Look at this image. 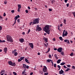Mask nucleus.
Here are the masks:
<instances>
[{
    "label": "nucleus",
    "mask_w": 75,
    "mask_h": 75,
    "mask_svg": "<svg viewBox=\"0 0 75 75\" xmlns=\"http://www.w3.org/2000/svg\"><path fill=\"white\" fill-rule=\"evenodd\" d=\"M49 26L47 25L43 28V30L48 34H50V30L49 29Z\"/></svg>",
    "instance_id": "obj_1"
},
{
    "label": "nucleus",
    "mask_w": 75,
    "mask_h": 75,
    "mask_svg": "<svg viewBox=\"0 0 75 75\" xmlns=\"http://www.w3.org/2000/svg\"><path fill=\"white\" fill-rule=\"evenodd\" d=\"M6 38L7 39V41L8 42H13V40L11 36H10V35H6Z\"/></svg>",
    "instance_id": "obj_2"
},
{
    "label": "nucleus",
    "mask_w": 75,
    "mask_h": 75,
    "mask_svg": "<svg viewBox=\"0 0 75 75\" xmlns=\"http://www.w3.org/2000/svg\"><path fill=\"white\" fill-rule=\"evenodd\" d=\"M39 23V21L38 19H33L32 25H34V24H38Z\"/></svg>",
    "instance_id": "obj_3"
},
{
    "label": "nucleus",
    "mask_w": 75,
    "mask_h": 75,
    "mask_svg": "<svg viewBox=\"0 0 75 75\" xmlns=\"http://www.w3.org/2000/svg\"><path fill=\"white\" fill-rule=\"evenodd\" d=\"M8 64L11 66L15 67L16 65V63L15 62L13 63L11 61L8 62Z\"/></svg>",
    "instance_id": "obj_4"
},
{
    "label": "nucleus",
    "mask_w": 75,
    "mask_h": 75,
    "mask_svg": "<svg viewBox=\"0 0 75 75\" xmlns=\"http://www.w3.org/2000/svg\"><path fill=\"white\" fill-rule=\"evenodd\" d=\"M42 30V29L38 25L36 27V30H38V31H40L41 30Z\"/></svg>",
    "instance_id": "obj_5"
},
{
    "label": "nucleus",
    "mask_w": 75,
    "mask_h": 75,
    "mask_svg": "<svg viewBox=\"0 0 75 75\" xmlns=\"http://www.w3.org/2000/svg\"><path fill=\"white\" fill-rule=\"evenodd\" d=\"M43 71L44 72L46 73L47 72V67L46 66H44V68L43 69Z\"/></svg>",
    "instance_id": "obj_6"
},
{
    "label": "nucleus",
    "mask_w": 75,
    "mask_h": 75,
    "mask_svg": "<svg viewBox=\"0 0 75 75\" xmlns=\"http://www.w3.org/2000/svg\"><path fill=\"white\" fill-rule=\"evenodd\" d=\"M23 66L24 68L25 69L27 68L28 69L29 68V66H26V64H23Z\"/></svg>",
    "instance_id": "obj_7"
},
{
    "label": "nucleus",
    "mask_w": 75,
    "mask_h": 75,
    "mask_svg": "<svg viewBox=\"0 0 75 75\" xmlns=\"http://www.w3.org/2000/svg\"><path fill=\"white\" fill-rule=\"evenodd\" d=\"M29 45H30V47L32 49H33L34 48V45L32 43H29Z\"/></svg>",
    "instance_id": "obj_8"
},
{
    "label": "nucleus",
    "mask_w": 75,
    "mask_h": 75,
    "mask_svg": "<svg viewBox=\"0 0 75 75\" xmlns=\"http://www.w3.org/2000/svg\"><path fill=\"white\" fill-rule=\"evenodd\" d=\"M62 48L61 47L58 48V49L57 50V51L58 52H61L62 51Z\"/></svg>",
    "instance_id": "obj_9"
},
{
    "label": "nucleus",
    "mask_w": 75,
    "mask_h": 75,
    "mask_svg": "<svg viewBox=\"0 0 75 75\" xmlns=\"http://www.w3.org/2000/svg\"><path fill=\"white\" fill-rule=\"evenodd\" d=\"M65 33H65L64 34V33L63 32V35H62V37H65V36H67V35L68 34V33H67V31H66L65 32Z\"/></svg>",
    "instance_id": "obj_10"
},
{
    "label": "nucleus",
    "mask_w": 75,
    "mask_h": 75,
    "mask_svg": "<svg viewBox=\"0 0 75 75\" xmlns=\"http://www.w3.org/2000/svg\"><path fill=\"white\" fill-rule=\"evenodd\" d=\"M19 41L20 42H21L22 43L24 41L23 38H20Z\"/></svg>",
    "instance_id": "obj_11"
},
{
    "label": "nucleus",
    "mask_w": 75,
    "mask_h": 75,
    "mask_svg": "<svg viewBox=\"0 0 75 75\" xmlns=\"http://www.w3.org/2000/svg\"><path fill=\"white\" fill-rule=\"evenodd\" d=\"M64 73V71L62 69H61V71H59V74H62Z\"/></svg>",
    "instance_id": "obj_12"
},
{
    "label": "nucleus",
    "mask_w": 75,
    "mask_h": 75,
    "mask_svg": "<svg viewBox=\"0 0 75 75\" xmlns=\"http://www.w3.org/2000/svg\"><path fill=\"white\" fill-rule=\"evenodd\" d=\"M7 48L6 47L4 48V52H5L6 54L7 52Z\"/></svg>",
    "instance_id": "obj_13"
},
{
    "label": "nucleus",
    "mask_w": 75,
    "mask_h": 75,
    "mask_svg": "<svg viewBox=\"0 0 75 75\" xmlns=\"http://www.w3.org/2000/svg\"><path fill=\"white\" fill-rule=\"evenodd\" d=\"M25 59L26 62L27 63H28L29 64H30V63L29 62V61L28 60L25 58Z\"/></svg>",
    "instance_id": "obj_14"
},
{
    "label": "nucleus",
    "mask_w": 75,
    "mask_h": 75,
    "mask_svg": "<svg viewBox=\"0 0 75 75\" xmlns=\"http://www.w3.org/2000/svg\"><path fill=\"white\" fill-rule=\"evenodd\" d=\"M20 18V16L19 15H18L17 16H16L15 18H14V19H17L18 18Z\"/></svg>",
    "instance_id": "obj_15"
},
{
    "label": "nucleus",
    "mask_w": 75,
    "mask_h": 75,
    "mask_svg": "<svg viewBox=\"0 0 75 75\" xmlns=\"http://www.w3.org/2000/svg\"><path fill=\"white\" fill-rule=\"evenodd\" d=\"M16 51H17L16 50V49L12 51V53L13 54H15V52H16Z\"/></svg>",
    "instance_id": "obj_16"
},
{
    "label": "nucleus",
    "mask_w": 75,
    "mask_h": 75,
    "mask_svg": "<svg viewBox=\"0 0 75 75\" xmlns=\"http://www.w3.org/2000/svg\"><path fill=\"white\" fill-rule=\"evenodd\" d=\"M61 61V59H58L57 61V63L58 64H59L60 63V62Z\"/></svg>",
    "instance_id": "obj_17"
},
{
    "label": "nucleus",
    "mask_w": 75,
    "mask_h": 75,
    "mask_svg": "<svg viewBox=\"0 0 75 75\" xmlns=\"http://www.w3.org/2000/svg\"><path fill=\"white\" fill-rule=\"evenodd\" d=\"M65 63L63 62L61 63L60 64L61 65H65Z\"/></svg>",
    "instance_id": "obj_18"
},
{
    "label": "nucleus",
    "mask_w": 75,
    "mask_h": 75,
    "mask_svg": "<svg viewBox=\"0 0 75 75\" xmlns=\"http://www.w3.org/2000/svg\"><path fill=\"white\" fill-rule=\"evenodd\" d=\"M18 8H21V4H18Z\"/></svg>",
    "instance_id": "obj_19"
},
{
    "label": "nucleus",
    "mask_w": 75,
    "mask_h": 75,
    "mask_svg": "<svg viewBox=\"0 0 75 75\" xmlns=\"http://www.w3.org/2000/svg\"><path fill=\"white\" fill-rule=\"evenodd\" d=\"M18 54V53L17 52H16L15 53H14V56H17V55Z\"/></svg>",
    "instance_id": "obj_20"
},
{
    "label": "nucleus",
    "mask_w": 75,
    "mask_h": 75,
    "mask_svg": "<svg viewBox=\"0 0 75 75\" xmlns=\"http://www.w3.org/2000/svg\"><path fill=\"white\" fill-rule=\"evenodd\" d=\"M70 55L71 57L74 56V53L73 52H71L70 54Z\"/></svg>",
    "instance_id": "obj_21"
},
{
    "label": "nucleus",
    "mask_w": 75,
    "mask_h": 75,
    "mask_svg": "<svg viewBox=\"0 0 75 75\" xmlns=\"http://www.w3.org/2000/svg\"><path fill=\"white\" fill-rule=\"evenodd\" d=\"M5 42V41L4 40H1L0 39V42Z\"/></svg>",
    "instance_id": "obj_22"
},
{
    "label": "nucleus",
    "mask_w": 75,
    "mask_h": 75,
    "mask_svg": "<svg viewBox=\"0 0 75 75\" xmlns=\"http://www.w3.org/2000/svg\"><path fill=\"white\" fill-rule=\"evenodd\" d=\"M59 39L61 41H63V39L62 37H61V36H60V37H59Z\"/></svg>",
    "instance_id": "obj_23"
},
{
    "label": "nucleus",
    "mask_w": 75,
    "mask_h": 75,
    "mask_svg": "<svg viewBox=\"0 0 75 75\" xmlns=\"http://www.w3.org/2000/svg\"><path fill=\"white\" fill-rule=\"evenodd\" d=\"M24 58H25V57H20V59H21V61H22V60H23V59H24Z\"/></svg>",
    "instance_id": "obj_24"
},
{
    "label": "nucleus",
    "mask_w": 75,
    "mask_h": 75,
    "mask_svg": "<svg viewBox=\"0 0 75 75\" xmlns=\"http://www.w3.org/2000/svg\"><path fill=\"white\" fill-rule=\"evenodd\" d=\"M54 57H55V58L56 59H58V57H57V54H55L54 55Z\"/></svg>",
    "instance_id": "obj_25"
},
{
    "label": "nucleus",
    "mask_w": 75,
    "mask_h": 75,
    "mask_svg": "<svg viewBox=\"0 0 75 75\" xmlns=\"http://www.w3.org/2000/svg\"><path fill=\"white\" fill-rule=\"evenodd\" d=\"M66 19H64V23L65 24H66Z\"/></svg>",
    "instance_id": "obj_26"
},
{
    "label": "nucleus",
    "mask_w": 75,
    "mask_h": 75,
    "mask_svg": "<svg viewBox=\"0 0 75 75\" xmlns=\"http://www.w3.org/2000/svg\"><path fill=\"white\" fill-rule=\"evenodd\" d=\"M69 70H70V69L69 68L67 69L66 70H65V71L66 72H68Z\"/></svg>",
    "instance_id": "obj_27"
},
{
    "label": "nucleus",
    "mask_w": 75,
    "mask_h": 75,
    "mask_svg": "<svg viewBox=\"0 0 75 75\" xmlns=\"http://www.w3.org/2000/svg\"><path fill=\"white\" fill-rule=\"evenodd\" d=\"M60 54H62V55H63L64 54V52L63 51L61 52H60Z\"/></svg>",
    "instance_id": "obj_28"
},
{
    "label": "nucleus",
    "mask_w": 75,
    "mask_h": 75,
    "mask_svg": "<svg viewBox=\"0 0 75 75\" xmlns=\"http://www.w3.org/2000/svg\"><path fill=\"white\" fill-rule=\"evenodd\" d=\"M7 1L6 0L4 1V4H7Z\"/></svg>",
    "instance_id": "obj_29"
},
{
    "label": "nucleus",
    "mask_w": 75,
    "mask_h": 75,
    "mask_svg": "<svg viewBox=\"0 0 75 75\" xmlns=\"http://www.w3.org/2000/svg\"><path fill=\"white\" fill-rule=\"evenodd\" d=\"M45 40L46 41V42H47L48 39L47 38H45Z\"/></svg>",
    "instance_id": "obj_30"
},
{
    "label": "nucleus",
    "mask_w": 75,
    "mask_h": 75,
    "mask_svg": "<svg viewBox=\"0 0 75 75\" xmlns=\"http://www.w3.org/2000/svg\"><path fill=\"white\" fill-rule=\"evenodd\" d=\"M5 72V71L4 70H1V73H0V74L2 73H3V72Z\"/></svg>",
    "instance_id": "obj_31"
},
{
    "label": "nucleus",
    "mask_w": 75,
    "mask_h": 75,
    "mask_svg": "<svg viewBox=\"0 0 75 75\" xmlns=\"http://www.w3.org/2000/svg\"><path fill=\"white\" fill-rule=\"evenodd\" d=\"M13 74H14V75H17V73L15 72H13Z\"/></svg>",
    "instance_id": "obj_32"
},
{
    "label": "nucleus",
    "mask_w": 75,
    "mask_h": 75,
    "mask_svg": "<svg viewBox=\"0 0 75 75\" xmlns=\"http://www.w3.org/2000/svg\"><path fill=\"white\" fill-rule=\"evenodd\" d=\"M30 31V29H29V30L28 31V32L27 33V34H29Z\"/></svg>",
    "instance_id": "obj_33"
},
{
    "label": "nucleus",
    "mask_w": 75,
    "mask_h": 75,
    "mask_svg": "<svg viewBox=\"0 0 75 75\" xmlns=\"http://www.w3.org/2000/svg\"><path fill=\"white\" fill-rule=\"evenodd\" d=\"M57 67L59 69H61V67L60 66H59V65H58Z\"/></svg>",
    "instance_id": "obj_34"
},
{
    "label": "nucleus",
    "mask_w": 75,
    "mask_h": 75,
    "mask_svg": "<svg viewBox=\"0 0 75 75\" xmlns=\"http://www.w3.org/2000/svg\"><path fill=\"white\" fill-rule=\"evenodd\" d=\"M47 62H50V59H47Z\"/></svg>",
    "instance_id": "obj_35"
},
{
    "label": "nucleus",
    "mask_w": 75,
    "mask_h": 75,
    "mask_svg": "<svg viewBox=\"0 0 75 75\" xmlns=\"http://www.w3.org/2000/svg\"><path fill=\"white\" fill-rule=\"evenodd\" d=\"M71 65H67V67H71Z\"/></svg>",
    "instance_id": "obj_36"
},
{
    "label": "nucleus",
    "mask_w": 75,
    "mask_h": 75,
    "mask_svg": "<svg viewBox=\"0 0 75 75\" xmlns=\"http://www.w3.org/2000/svg\"><path fill=\"white\" fill-rule=\"evenodd\" d=\"M74 15V17L75 18V12L72 13Z\"/></svg>",
    "instance_id": "obj_37"
},
{
    "label": "nucleus",
    "mask_w": 75,
    "mask_h": 75,
    "mask_svg": "<svg viewBox=\"0 0 75 75\" xmlns=\"http://www.w3.org/2000/svg\"><path fill=\"white\" fill-rule=\"evenodd\" d=\"M25 11L26 13H28V10H25Z\"/></svg>",
    "instance_id": "obj_38"
},
{
    "label": "nucleus",
    "mask_w": 75,
    "mask_h": 75,
    "mask_svg": "<svg viewBox=\"0 0 75 75\" xmlns=\"http://www.w3.org/2000/svg\"><path fill=\"white\" fill-rule=\"evenodd\" d=\"M66 5H67V7H68L69 6V3L67 4Z\"/></svg>",
    "instance_id": "obj_39"
},
{
    "label": "nucleus",
    "mask_w": 75,
    "mask_h": 75,
    "mask_svg": "<svg viewBox=\"0 0 75 75\" xmlns=\"http://www.w3.org/2000/svg\"><path fill=\"white\" fill-rule=\"evenodd\" d=\"M68 44H70V42H69V41L67 40V43Z\"/></svg>",
    "instance_id": "obj_40"
},
{
    "label": "nucleus",
    "mask_w": 75,
    "mask_h": 75,
    "mask_svg": "<svg viewBox=\"0 0 75 75\" xmlns=\"http://www.w3.org/2000/svg\"><path fill=\"white\" fill-rule=\"evenodd\" d=\"M54 67L55 68H56V64H54Z\"/></svg>",
    "instance_id": "obj_41"
},
{
    "label": "nucleus",
    "mask_w": 75,
    "mask_h": 75,
    "mask_svg": "<svg viewBox=\"0 0 75 75\" xmlns=\"http://www.w3.org/2000/svg\"><path fill=\"white\" fill-rule=\"evenodd\" d=\"M11 13H14V10H12V11H11Z\"/></svg>",
    "instance_id": "obj_42"
},
{
    "label": "nucleus",
    "mask_w": 75,
    "mask_h": 75,
    "mask_svg": "<svg viewBox=\"0 0 75 75\" xmlns=\"http://www.w3.org/2000/svg\"><path fill=\"white\" fill-rule=\"evenodd\" d=\"M20 8H18V10H17V11L18 12H19V11H20Z\"/></svg>",
    "instance_id": "obj_43"
},
{
    "label": "nucleus",
    "mask_w": 75,
    "mask_h": 75,
    "mask_svg": "<svg viewBox=\"0 0 75 75\" xmlns=\"http://www.w3.org/2000/svg\"><path fill=\"white\" fill-rule=\"evenodd\" d=\"M48 74V73H45L44 74V75H47Z\"/></svg>",
    "instance_id": "obj_44"
},
{
    "label": "nucleus",
    "mask_w": 75,
    "mask_h": 75,
    "mask_svg": "<svg viewBox=\"0 0 75 75\" xmlns=\"http://www.w3.org/2000/svg\"><path fill=\"white\" fill-rule=\"evenodd\" d=\"M17 19H15L14 20V24H16V21L17 20Z\"/></svg>",
    "instance_id": "obj_45"
},
{
    "label": "nucleus",
    "mask_w": 75,
    "mask_h": 75,
    "mask_svg": "<svg viewBox=\"0 0 75 75\" xmlns=\"http://www.w3.org/2000/svg\"><path fill=\"white\" fill-rule=\"evenodd\" d=\"M49 58H51V54H49Z\"/></svg>",
    "instance_id": "obj_46"
},
{
    "label": "nucleus",
    "mask_w": 75,
    "mask_h": 75,
    "mask_svg": "<svg viewBox=\"0 0 75 75\" xmlns=\"http://www.w3.org/2000/svg\"><path fill=\"white\" fill-rule=\"evenodd\" d=\"M72 68L74 69H75V67L74 66H73L72 67Z\"/></svg>",
    "instance_id": "obj_47"
},
{
    "label": "nucleus",
    "mask_w": 75,
    "mask_h": 75,
    "mask_svg": "<svg viewBox=\"0 0 75 75\" xmlns=\"http://www.w3.org/2000/svg\"><path fill=\"white\" fill-rule=\"evenodd\" d=\"M49 10L50 11H52V9H49Z\"/></svg>",
    "instance_id": "obj_48"
},
{
    "label": "nucleus",
    "mask_w": 75,
    "mask_h": 75,
    "mask_svg": "<svg viewBox=\"0 0 75 75\" xmlns=\"http://www.w3.org/2000/svg\"><path fill=\"white\" fill-rule=\"evenodd\" d=\"M2 29V27L1 26H0V31Z\"/></svg>",
    "instance_id": "obj_49"
},
{
    "label": "nucleus",
    "mask_w": 75,
    "mask_h": 75,
    "mask_svg": "<svg viewBox=\"0 0 75 75\" xmlns=\"http://www.w3.org/2000/svg\"><path fill=\"white\" fill-rule=\"evenodd\" d=\"M67 40H64V42H65L67 43Z\"/></svg>",
    "instance_id": "obj_50"
},
{
    "label": "nucleus",
    "mask_w": 75,
    "mask_h": 75,
    "mask_svg": "<svg viewBox=\"0 0 75 75\" xmlns=\"http://www.w3.org/2000/svg\"><path fill=\"white\" fill-rule=\"evenodd\" d=\"M64 68H68V67H66L65 66H64Z\"/></svg>",
    "instance_id": "obj_51"
},
{
    "label": "nucleus",
    "mask_w": 75,
    "mask_h": 75,
    "mask_svg": "<svg viewBox=\"0 0 75 75\" xmlns=\"http://www.w3.org/2000/svg\"><path fill=\"white\" fill-rule=\"evenodd\" d=\"M3 17L2 16H1V15H0V19H3Z\"/></svg>",
    "instance_id": "obj_52"
},
{
    "label": "nucleus",
    "mask_w": 75,
    "mask_h": 75,
    "mask_svg": "<svg viewBox=\"0 0 75 75\" xmlns=\"http://www.w3.org/2000/svg\"><path fill=\"white\" fill-rule=\"evenodd\" d=\"M40 73H41V74L42 75H43V72L42 71H41Z\"/></svg>",
    "instance_id": "obj_53"
},
{
    "label": "nucleus",
    "mask_w": 75,
    "mask_h": 75,
    "mask_svg": "<svg viewBox=\"0 0 75 75\" xmlns=\"http://www.w3.org/2000/svg\"><path fill=\"white\" fill-rule=\"evenodd\" d=\"M21 59H18V62H21Z\"/></svg>",
    "instance_id": "obj_54"
},
{
    "label": "nucleus",
    "mask_w": 75,
    "mask_h": 75,
    "mask_svg": "<svg viewBox=\"0 0 75 75\" xmlns=\"http://www.w3.org/2000/svg\"><path fill=\"white\" fill-rule=\"evenodd\" d=\"M44 46H45V47H47V45L45 43L44 44Z\"/></svg>",
    "instance_id": "obj_55"
},
{
    "label": "nucleus",
    "mask_w": 75,
    "mask_h": 75,
    "mask_svg": "<svg viewBox=\"0 0 75 75\" xmlns=\"http://www.w3.org/2000/svg\"><path fill=\"white\" fill-rule=\"evenodd\" d=\"M68 1V0H64V2L65 3H67Z\"/></svg>",
    "instance_id": "obj_56"
},
{
    "label": "nucleus",
    "mask_w": 75,
    "mask_h": 75,
    "mask_svg": "<svg viewBox=\"0 0 75 75\" xmlns=\"http://www.w3.org/2000/svg\"><path fill=\"white\" fill-rule=\"evenodd\" d=\"M54 50H57V48H54Z\"/></svg>",
    "instance_id": "obj_57"
},
{
    "label": "nucleus",
    "mask_w": 75,
    "mask_h": 75,
    "mask_svg": "<svg viewBox=\"0 0 75 75\" xmlns=\"http://www.w3.org/2000/svg\"><path fill=\"white\" fill-rule=\"evenodd\" d=\"M33 72H31L30 73V75H33Z\"/></svg>",
    "instance_id": "obj_58"
},
{
    "label": "nucleus",
    "mask_w": 75,
    "mask_h": 75,
    "mask_svg": "<svg viewBox=\"0 0 75 75\" xmlns=\"http://www.w3.org/2000/svg\"><path fill=\"white\" fill-rule=\"evenodd\" d=\"M6 16V14L5 13H4V16Z\"/></svg>",
    "instance_id": "obj_59"
},
{
    "label": "nucleus",
    "mask_w": 75,
    "mask_h": 75,
    "mask_svg": "<svg viewBox=\"0 0 75 75\" xmlns=\"http://www.w3.org/2000/svg\"><path fill=\"white\" fill-rule=\"evenodd\" d=\"M32 23H33V22H30V25H31L32 24Z\"/></svg>",
    "instance_id": "obj_60"
},
{
    "label": "nucleus",
    "mask_w": 75,
    "mask_h": 75,
    "mask_svg": "<svg viewBox=\"0 0 75 75\" xmlns=\"http://www.w3.org/2000/svg\"><path fill=\"white\" fill-rule=\"evenodd\" d=\"M17 21L18 22H20V19H18Z\"/></svg>",
    "instance_id": "obj_61"
},
{
    "label": "nucleus",
    "mask_w": 75,
    "mask_h": 75,
    "mask_svg": "<svg viewBox=\"0 0 75 75\" xmlns=\"http://www.w3.org/2000/svg\"><path fill=\"white\" fill-rule=\"evenodd\" d=\"M62 25H63L62 24H60V27H62Z\"/></svg>",
    "instance_id": "obj_62"
},
{
    "label": "nucleus",
    "mask_w": 75,
    "mask_h": 75,
    "mask_svg": "<svg viewBox=\"0 0 75 75\" xmlns=\"http://www.w3.org/2000/svg\"><path fill=\"white\" fill-rule=\"evenodd\" d=\"M28 8L29 9H30V7L29 6H28Z\"/></svg>",
    "instance_id": "obj_63"
},
{
    "label": "nucleus",
    "mask_w": 75,
    "mask_h": 75,
    "mask_svg": "<svg viewBox=\"0 0 75 75\" xmlns=\"http://www.w3.org/2000/svg\"><path fill=\"white\" fill-rule=\"evenodd\" d=\"M52 40H53V41H55V38H53Z\"/></svg>",
    "instance_id": "obj_64"
}]
</instances>
